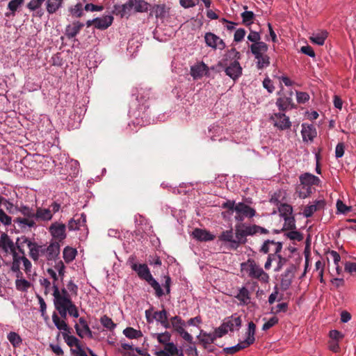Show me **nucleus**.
<instances>
[{
	"mask_svg": "<svg viewBox=\"0 0 356 356\" xmlns=\"http://www.w3.org/2000/svg\"><path fill=\"white\" fill-rule=\"evenodd\" d=\"M63 302H59L58 304H54L55 309L58 311L60 316L54 312L52 314V321L58 330L71 332L72 330L66 323L68 308L67 307L65 300H63Z\"/></svg>",
	"mask_w": 356,
	"mask_h": 356,
	"instance_id": "f257e3e1",
	"label": "nucleus"
},
{
	"mask_svg": "<svg viewBox=\"0 0 356 356\" xmlns=\"http://www.w3.org/2000/svg\"><path fill=\"white\" fill-rule=\"evenodd\" d=\"M241 269L245 270L250 278L257 279L264 283L268 282V275L252 259L242 263Z\"/></svg>",
	"mask_w": 356,
	"mask_h": 356,
	"instance_id": "f03ea898",
	"label": "nucleus"
},
{
	"mask_svg": "<svg viewBox=\"0 0 356 356\" xmlns=\"http://www.w3.org/2000/svg\"><path fill=\"white\" fill-rule=\"evenodd\" d=\"M218 67H221L226 75L236 81L242 74L243 69L237 60L230 62L229 64L225 61H219Z\"/></svg>",
	"mask_w": 356,
	"mask_h": 356,
	"instance_id": "7ed1b4c3",
	"label": "nucleus"
},
{
	"mask_svg": "<svg viewBox=\"0 0 356 356\" xmlns=\"http://www.w3.org/2000/svg\"><path fill=\"white\" fill-rule=\"evenodd\" d=\"M204 42L207 47L213 49L222 50L225 48V42L220 37L211 32H207L204 35Z\"/></svg>",
	"mask_w": 356,
	"mask_h": 356,
	"instance_id": "20e7f679",
	"label": "nucleus"
},
{
	"mask_svg": "<svg viewBox=\"0 0 356 356\" xmlns=\"http://www.w3.org/2000/svg\"><path fill=\"white\" fill-rule=\"evenodd\" d=\"M66 226L63 223L55 222L49 227V232L52 237L58 243L62 242L66 238Z\"/></svg>",
	"mask_w": 356,
	"mask_h": 356,
	"instance_id": "39448f33",
	"label": "nucleus"
},
{
	"mask_svg": "<svg viewBox=\"0 0 356 356\" xmlns=\"http://www.w3.org/2000/svg\"><path fill=\"white\" fill-rule=\"evenodd\" d=\"M296 267L294 264H291L281 275L280 286L283 291L287 290L291 286L293 279L295 277Z\"/></svg>",
	"mask_w": 356,
	"mask_h": 356,
	"instance_id": "423d86ee",
	"label": "nucleus"
},
{
	"mask_svg": "<svg viewBox=\"0 0 356 356\" xmlns=\"http://www.w3.org/2000/svg\"><path fill=\"white\" fill-rule=\"evenodd\" d=\"M270 119L274 122V126L281 130L289 129L291 126L289 118L284 113H275Z\"/></svg>",
	"mask_w": 356,
	"mask_h": 356,
	"instance_id": "0eeeda50",
	"label": "nucleus"
},
{
	"mask_svg": "<svg viewBox=\"0 0 356 356\" xmlns=\"http://www.w3.org/2000/svg\"><path fill=\"white\" fill-rule=\"evenodd\" d=\"M133 2V0H128L127 3L122 5H115L113 13L120 15L121 17H126L128 18L134 11Z\"/></svg>",
	"mask_w": 356,
	"mask_h": 356,
	"instance_id": "6e6552de",
	"label": "nucleus"
},
{
	"mask_svg": "<svg viewBox=\"0 0 356 356\" xmlns=\"http://www.w3.org/2000/svg\"><path fill=\"white\" fill-rule=\"evenodd\" d=\"M71 333L72 332H68L67 331H62V336L67 346L71 348L74 346L76 348V350L73 349L71 350L72 353L79 355L80 350H83L80 344V341L76 337L71 335Z\"/></svg>",
	"mask_w": 356,
	"mask_h": 356,
	"instance_id": "1a4fd4ad",
	"label": "nucleus"
},
{
	"mask_svg": "<svg viewBox=\"0 0 356 356\" xmlns=\"http://www.w3.org/2000/svg\"><path fill=\"white\" fill-rule=\"evenodd\" d=\"M255 331H256V325L252 321H250L248 323V332H246V339L244 341H241L240 343H238V345L241 347V350H243V349L250 346L254 342Z\"/></svg>",
	"mask_w": 356,
	"mask_h": 356,
	"instance_id": "9d476101",
	"label": "nucleus"
},
{
	"mask_svg": "<svg viewBox=\"0 0 356 356\" xmlns=\"http://www.w3.org/2000/svg\"><path fill=\"white\" fill-rule=\"evenodd\" d=\"M53 290V296L54 297V304H58L59 302H63V300L72 302L70 293L66 289L63 288L60 290L58 284L54 283Z\"/></svg>",
	"mask_w": 356,
	"mask_h": 356,
	"instance_id": "9b49d317",
	"label": "nucleus"
},
{
	"mask_svg": "<svg viewBox=\"0 0 356 356\" xmlns=\"http://www.w3.org/2000/svg\"><path fill=\"white\" fill-rule=\"evenodd\" d=\"M282 249V243L275 242L273 240H266L262 245L260 252L264 254H268L270 250H272L275 253H279Z\"/></svg>",
	"mask_w": 356,
	"mask_h": 356,
	"instance_id": "f8f14e48",
	"label": "nucleus"
},
{
	"mask_svg": "<svg viewBox=\"0 0 356 356\" xmlns=\"http://www.w3.org/2000/svg\"><path fill=\"white\" fill-rule=\"evenodd\" d=\"M131 267L133 270L137 273L138 276L142 280L147 281L149 277H152L148 266L145 264H137L133 263Z\"/></svg>",
	"mask_w": 356,
	"mask_h": 356,
	"instance_id": "ddd939ff",
	"label": "nucleus"
},
{
	"mask_svg": "<svg viewBox=\"0 0 356 356\" xmlns=\"http://www.w3.org/2000/svg\"><path fill=\"white\" fill-rule=\"evenodd\" d=\"M300 186H318L321 180L320 179L309 172L302 174L300 177Z\"/></svg>",
	"mask_w": 356,
	"mask_h": 356,
	"instance_id": "4468645a",
	"label": "nucleus"
},
{
	"mask_svg": "<svg viewBox=\"0 0 356 356\" xmlns=\"http://www.w3.org/2000/svg\"><path fill=\"white\" fill-rule=\"evenodd\" d=\"M60 243L57 241L51 242L45 249L47 259L48 261H56L60 254Z\"/></svg>",
	"mask_w": 356,
	"mask_h": 356,
	"instance_id": "2eb2a0df",
	"label": "nucleus"
},
{
	"mask_svg": "<svg viewBox=\"0 0 356 356\" xmlns=\"http://www.w3.org/2000/svg\"><path fill=\"white\" fill-rule=\"evenodd\" d=\"M325 204V201L323 199L316 200L314 204H311L305 207L303 215L306 218H309L312 216L314 212L323 209Z\"/></svg>",
	"mask_w": 356,
	"mask_h": 356,
	"instance_id": "dca6fc26",
	"label": "nucleus"
},
{
	"mask_svg": "<svg viewBox=\"0 0 356 356\" xmlns=\"http://www.w3.org/2000/svg\"><path fill=\"white\" fill-rule=\"evenodd\" d=\"M0 247L5 252H8L9 250L11 253H15V252H16V247L15 243L6 233H3L1 235Z\"/></svg>",
	"mask_w": 356,
	"mask_h": 356,
	"instance_id": "f3484780",
	"label": "nucleus"
},
{
	"mask_svg": "<svg viewBox=\"0 0 356 356\" xmlns=\"http://www.w3.org/2000/svg\"><path fill=\"white\" fill-rule=\"evenodd\" d=\"M86 222V216L81 213L80 216L75 215L68 222V229L70 230H77L81 227L84 226Z\"/></svg>",
	"mask_w": 356,
	"mask_h": 356,
	"instance_id": "a211bd4d",
	"label": "nucleus"
},
{
	"mask_svg": "<svg viewBox=\"0 0 356 356\" xmlns=\"http://www.w3.org/2000/svg\"><path fill=\"white\" fill-rule=\"evenodd\" d=\"M209 71L207 65L203 62L191 67V74L195 79H200L207 74Z\"/></svg>",
	"mask_w": 356,
	"mask_h": 356,
	"instance_id": "6ab92c4d",
	"label": "nucleus"
},
{
	"mask_svg": "<svg viewBox=\"0 0 356 356\" xmlns=\"http://www.w3.org/2000/svg\"><path fill=\"white\" fill-rule=\"evenodd\" d=\"M218 239L220 241L230 243L229 248L232 250H236L238 248V245L234 238V233L232 229L222 232L218 236Z\"/></svg>",
	"mask_w": 356,
	"mask_h": 356,
	"instance_id": "aec40b11",
	"label": "nucleus"
},
{
	"mask_svg": "<svg viewBox=\"0 0 356 356\" xmlns=\"http://www.w3.org/2000/svg\"><path fill=\"white\" fill-rule=\"evenodd\" d=\"M235 211L237 213H241L245 217L248 218H252L256 214V211L253 208L243 202H239L236 204Z\"/></svg>",
	"mask_w": 356,
	"mask_h": 356,
	"instance_id": "412c9836",
	"label": "nucleus"
},
{
	"mask_svg": "<svg viewBox=\"0 0 356 356\" xmlns=\"http://www.w3.org/2000/svg\"><path fill=\"white\" fill-rule=\"evenodd\" d=\"M292 94L293 92H290V97H280L277 99L276 105L279 108V110L281 111H284L289 108H293L294 104L292 99Z\"/></svg>",
	"mask_w": 356,
	"mask_h": 356,
	"instance_id": "4be33fe9",
	"label": "nucleus"
},
{
	"mask_svg": "<svg viewBox=\"0 0 356 356\" xmlns=\"http://www.w3.org/2000/svg\"><path fill=\"white\" fill-rule=\"evenodd\" d=\"M193 236L195 238L200 241H209L214 239L215 236L209 232L196 228L193 232Z\"/></svg>",
	"mask_w": 356,
	"mask_h": 356,
	"instance_id": "5701e85b",
	"label": "nucleus"
},
{
	"mask_svg": "<svg viewBox=\"0 0 356 356\" xmlns=\"http://www.w3.org/2000/svg\"><path fill=\"white\" fill-rule=\"evenodd\" d=\"M53 218V213L49 209L37 207L35 210V219L41 221H49Z\"/></svg>",
	"mask_w": 356,
	"mask_h": 356,
	"instance_id": "b1692460",
	"label": "nucleus"
},
{
	"mask_svg": "<svg viewBox=\"0 0 356 356\" xmlns=\"http://www.w3.org/2000/svg\"><path fill=\"white\" fill-rule=\"evenodd\" d=\"M250 48L252 54L254 56V58L259 55L266 54L268 49V45L264 42L252 43L250 46Z\"/></svg>",
	"mask_w": 356,
	"mask_h": 356,
	"instance_id": "393cba45",
	"label": "nucleus"
},
{
	"mask_svg": "<svg viewBox=\"0 0 356 356\" xmlns=\"http://www.w3.org/2000/svg\"><path fill=\"white\" fill-rule=\"evenodd\" d=\"M235 234V241L237 243L238 248L241 244H245L246 243L247 234H245V229L244 227H243V224L236 225Z\"/></svg>",
	"mask_w": 356,
	"mask_h": 356,
	"instance_id": "a878e982",
	"label": "nucleus"
},
{
	"mask_svg": "<svg viewBox=\"0 0 356 356\" xmlns=\"http://www.w3.org/2000/svg\"><path fill=\"white\" fill-rule=\"evenodd\" d=\"M95 28L104 30L110 26L113 21V17L111 15H106L103 17H97L95 19Z\"/></svg>",
	"mask_w": 356,
	"mask_h": 356,
	"instance_id": "bb28decb",
	"label": "nucleus"
},
{
	"mask_svg": "<svg viewBox=\"0 0 356 356\" xmlns=\"http://www.w3.org/2000/svg\"><path fill=\"white\" fill-rule=\"evenodd\" d=\"M84 24L79 22H74L72 25H68L66 28V35L68 38H74L83 27Z\"/></svg>",
	"mask_w": 356,
	"mask_h": 356,
	"instance_id": "cd10ccee",
	"label": "nucleus"
},
{
	"mask_svg": "<svg viewBox=\"0 0 356 356\" xmlns=\"http://www.w3.org/2000/svg\"><path fill=\"white\" fill-rule=\"evenodd\" d=\"M301 131L302 139L304 141H312L316 135V132L313 126H305L302 124Z\"/></svg>",
	"mask_w": 356,
	"mask_h": 356,
	"instance_id": "c85d7f7f",
	"label": "nucleus"
},
{
	"mask_svg": "<svg viewBox=\"0 0 356 356\" xmlns=\"http://www.w3.org/2000/svg\"><path fill=\"white\" fill-rule=\"evenodd\" d=\"M235 298L239 300L240 305H247L250 302V294L248 289L245 287L240 289Z\"/></svg>",
	"mask_w": 356,
	"mask_h": 356,
	"instance_id": "c756f323",
	"label": "nucleus"
},
{
	"mask_svg": "<svg viewBox=\"0 0 356 356\" xmlns=\"http://www.w3.org/2000/svg\"><path fill=\"white\" fill-rule=\"evenodd\" d=\"M327 35L328 33L326 31L323 30L318 33H313L309 39L312 42L318 45H323L325 42V39L327 38Z\"/></svg>",
	"mask_w": 356,
	"mask_h": 356,
	"instance_id": "7c9ffc66",
	"label": "nucleus"
},
{
	"mask_svg": "<svg viewBox=\"0 0 356 356\" xmlns=\"http://www.w3.org/2000/svg\"><path fill=\"white\" fill-rule=\"evenodd\" d=\"M170 322L172 328L175 331H176L178 334L184 330V327L186 326V323L183 321L179 316H175L170 318Z\"/></svg>",
	"mask_w": 356,
	"mask_h": 356,
	"instance_id": "2f4dec72",
	"label": "nucleus"
},
{
	"mask_svg": "<svg viewBox=\"0 0 356 356\" xmlns=\"http://www.w3.org/2000/svg\"><path fill=\"white\" fill-rule=\"evenodd\" d=\"M225 323L227 327H228L230 331H233L235 328L238 329L241 327V319L240 316H232Z\"/></svg>",
	"mask_w": 356,
	"mask_h": 356,
	"instance_id": "473e14b6",
	"label": "nucleus"
},
{
	"mask_svg": "<svg viewBox=\"0 0 356 356\" xmlns=\"http://www.w3.org/2000/svg\"><path fill=\"white\" fill-rule=\"evenodd\" d=\"M14 222L17 224L21 228H26V227H33L35 226V222L34 220L26 217L17 218L14 220Z\"/></svg>",
	"mask_w": 356,
	"mask_h": 356,
	"instance_id": "72a5a7b5",
	"label": "nucleus"
},
{
	"mask_svg": "<svg viewBox=\"0 0 356 356\" xmlns=\"http://www.w3.org/2000/svg\"><path fill=\"white\" fill-rule=\"evenodd\" d=\"M26 245L29 247H31L32 245V241H30L26 236H22L21 237H18L16 241L15 247L18 250V251L24 254V246Z\"/></svg>",
	"mask_w": 356,
	"mask_h": 356,
	"instance_id": "f704fd0d",
	"label": "nucleus"
},
{
	"mask_svg": "<svg viewBox=\"0 0 356 356\" xmlns=\"http://www.w3.org/2000/svg\"><path fill=\"white\" fill-rule=\"evenodd\" d=\"M76 253V249L67 246L63 250V257L66 263H70L74 259Z\"/></svg>",
	"mask_w": 356,
	"mask_h": 356,
	"instance_id": "c9c22d12",
	"label": "nucleus"
},
{
	"mask_svg": "<svg viewBox=\"0 0 356 356\" xmlns=\"http://www.w3.org/2000/svg\"><path fill=\"white\" fill-rule=\"evenodd\" d=\"M24 2V0H11L8 4V8L11 11V13H6L5 15L6 17L15 16V12L23 5Z\"/></svg>",
	"mask_w": 356,
	"mask_h": 356,
	"instance_id": "e433bc0d",
	"label": "nucleus"
},
{
	"mask_svg": "<svg viewBox=\"0 0 356 356\" xmlns=\"http://www.w3.org/2000/svg\"><path fill=\"white\" fill-rule=\"evenodd\" d=\"M229 328L227 327L225 323L224 322L219 327L215 330L213 336L209 335V340L211 343H213L217 337H222L223 335L227 333Z\"/></svg>",
	"mask_w": 356,
	"mask_h": 356,
	"instance_id": "4c0bfd02",
	"label": "nucleus"
},
{
	"mask_svg": "<svg viewBox=\"0 0 356 356\" xmlns=\"http://www.w3.org/2000/svg\"><path fill=\"white\" fill-rule=\"evenodd\" d=\"M255 59L257 60V67L259 70H261L270 65V58L266 53L255 57Z\"/></svg>",
	"mask_w": 356,
	"mask_h": 356,
	"instance_id": "58836bf2",
	"label": "nucleus"
},
{
	"mask_svg": "<svg viewBox=\"0 0 356 356\" xmlns=\"http://www.w3.org/2000/svg\"><path fill=\"white\" fill-rule=\"evenodd\" d=\"M63 0H47V10L50 14L56 13L61 6Z\"/></svg>",
	"mask_w": 356,
	"mask_h": 356,
	"instance_id": "ea45409f",
	"label": "nucleus"
},
{
	"mask_svg": "<svg viewBox=\"0 0 356 356\" xmlns=\"http://www.w3.org/2000/svg\"><path fill=\"white\" fill-rule=\"evenodd\" d=\"M134 11L138 13L146 12L148 10L149 3L143 0H133Z\"/></svg>",
	"mask_w": 356,
	"mask_h": 356,
	"instance_id": "a19ab883",
	"label": "nucleus"
},
{
	"mask_svg": "<svg viewBox=\"0 0 356 356\" xmlns=\"http://www.w3.org/2000/svg\"><path fill=\"white\" fill-rule=\"evenodd\" d=\"M146 282L154 289L156 297L161 298L164 295V292L159 283L153 277V276L149 277V279Z\"/></svg>",
	"mask_w": 356,
	"mask_h": 356,
	"instance_id": "79ce46f5",
	"label": "nucleus"
},
{
	"mask_svg": "<svg viewBox=\"0 0 356 356\" xmlns=\"http://www.w3.org/2000/svg\"><path fill=\"white\" fill-rule=\"evenodd\" d=\"M74 328L76 330V334L81 337L83 338L86 335H87L89 338H92V332L90 329L88 325L81 328L78 323H76L74 325Z\"/></svg>",
	"mask_w": 356,
	"mask_h": 356,
	"instance_id": "37998d69",
	"label": "nucleus"
},
{
	"mask_svg": "<svg viewBox=\"0 0 356 356\" xmlns=\"http://www.w3.org/2000/svg\"><path fill=\"white\" fill-rule=\"evenodd\" d=\"M240 58V52L236 51L235 48H232L227 51V54H225V58L222 59L221 61H225V63H227L228 60H231V62L234 60L238 61Z\"/></svg>",
	"mask_w": 356,
	"mask_h": 356,
	"instance_id": "c03bdc74",
	"label": "nucleus"
},
{
	"mask_svg": "<svg viewBox=\"0 0 356 356\" xmlns=\"http://www.w3.org/2000/svg\"><path fill=\"white\" fill-rule=\"evenodd\" d=\"M296 193L300 198L305 199L309 197L312 191L311 187L300 185L296 188Z\"/></svg>",
	"mask_w": 356,
	"mask_h": 356,
	"instance_id": "a18cd8bd",
	"label": "nucleus"
},
{
	"mask_svg": "<svg viewBox=\"0 0 356 356\" xmlns=\"http://www.w3.org/2000/svg\"><path fill=\"white\" fill-rule=\"evenodd\" d=\"M123 334L129 339H138L143 336L140 330H136L131 327L124 329Z\"/></svg>",
	"mask_w": 356,
	"mask_h": 356,
	"instance_id": "49530a36",
	"label": "nucleus"
},
{
	"mask_svg": "<svg viewBox=\"0 0 356 356\" xmlns=\"http://www.w3.org/2000/svg\"><path fill=\"white\" fill-rule=\"evenodd\" d=\"M8 339L15 348L19 347L22 343L20 336L15 332H10L8 334Z\"/></svg>",
	"mask_w": 356,
	"mask_h": 356,
	"instance_id": "de8ad7c7",
	"label": "nucleus"
},
{
	"mask_svg": "<svg viewBox=\"0 0 356 356\" xmlns=\"http://www.w3.org/2000/svg\"><path fill=\"white\" fill-rule=\"evenodd\" d=\"M18 211L24 216L29 218H35V211L26 206H22Z\"/></svg>",
	"mask_w": 356,
	"mask_h": 356,
	"instance_id": "09e8293b",
	"label": "nucleus"
},
{
	"mask_svg": "<svg viewBox=\"0 0 356 356\" xmlns=\"http://www.w3.org/2000/svg\"><path fill=\"white\" fill-rule=\"evenodd\" d=\"M243 24L249 26L253 23L254 14L252 11H245L241 13Z\"/></svg>",
	"mask_w": 356,
	"mask_h": 356,
	"instance_id": "8fccbe9b",
	"label": "nucleus"
},
{
	"mask_svg": "<svg viewBox=\"0 0 356 356\" xmlns=\"http://www.w3.org/2000/svg\"><path fill=\"white\" fill-rule=\"evenodd\" d=\"M29 255L31 257V259L34 261H38L40 257V247L39 245L37 244L35 242H32V245L31 247H29Z\"/></svg>",
	"mask_w": 356,
	"mask_h": 356,
	"instance_id": "3c124183",
	"label": "nucleus"
},
{
	"mask_svg": "<svg viewBox=\"0 0 356 356\" xmlns=\"http://www.w3.org/2000/svg\"><path fill=\"white\" fill-rule=\"evenodd\" d=\"M100 322L104 327L108 329L109 330H113L116 327V324L114 323L113 320L106 315L103 316L100 318Z\"/></svg>",
	"mask_w": 356,
	"mask_h": 356,
	"instance_id": "603ef678",
	"label": "nucleus"
},
{
	"mask_svg": "<svg viewBox=\"0 0 356 356\" xmlns=\"http://www.w3.org/2000/svg\"><path fill=\"white\" fill-rule=\"evenodd\" d=\"M13 257V261L11 266V270L13 272L18 273L19 274L22 275V273L20 272V261H22L19 256H18L17 253L15 252V253H12Z\"/></svg>",
	"mask_w": 356,
	"mask_h": 356,
	"instance_id": "864d4df0",
	"label": "nucleus"
},
{
	"mask_svg": "<svg viewBox=\"0 0 356 356\" xmlns=\"http://www.w3.org/2000/svg\"><path fill=\"white\" fill-rule=\"evenodd\" d=\"M67 305V307L68 308V314L74 318H78L79 316V310L77 307L73 302H69L68 300H65Z\"/></svg>",
	"mask_w": 356,
	"mask_h": 356,
	"instance_id": "5fc2aeb1",
	"label": "nucleus"
},
{
	"mask_svg": "<svg viewBox=\"0 0 356 356\" xmlns=\"http://www.w3.org/2000/svg\"><path fill=\"white\" fill-rule=\"evenodd\" d=\"M279 211L284 218H286V216H291L293 208L288 204H282L279 207Z\"/></svg>",
	"mask_w": 356,
	"mask_h": 356,
	"instance_id": "6e6d98bb",
	"label": "nucleus"
},
{
	"mask_svg": "<svg viewBox=\"0 0 356 356\" xmlns=\"http://www.w3.org/2000/svg\"><path fill=\"white\" fill-rule=\"evenodd\" d=\"M296 229L295 219L291 216H286L284 218V224L282 230L289 229L293 230Z\"/></svg>",
	"mask_w": 356,
	"mask_h": 356,
	"instance_id": "4d7b16f0",
	"label": "nucleus"
},
{
	"mask_svg": "<svg viewBox=\"0 0 356 356\" xmlns=\"http://www.w3.org/2000/svg\"><path fill=\"white\" fill-rule=\"evenodd\" d=\"M285 235L287 238L293 241H301L303 239V235L298 231L291 230Z\"/></svg>",
	"mask_w": 356,
	"mask_h": 356,
	"instance_id": "13d9d810",
	"label": "nucleus"
},
{
	"mask_svg": "<svg viewBox=\"0 0 356 356\" xmlns=\"http://www.w3.org/2000/svg\"><path fill=\"white\" fill-rule=\"evenodd\" d=\"M153 12L156 18H162L165 13V8L164 5H156L153 8Z\"/></svg>",
	"mask_w": 356,
	"mask_h": 356,
	"instance_id": "bf43d9fd",
	"label": "nucleus"
},
{
	"mask_svg": "<svg viewBox=\"0 0 356 356\" xmlns=\"http://www.w3.org/2000/svg\"><path fill=\"white\" fill-rule=\"evenodd\" d=\"M288 309V304L286 302H282L277 305L275 307H272L271 313L278 314L280 312H286Z\"/></svg>",
	"mask_w": 356,
	"mask_h": 356,
	"instance_id": "052dcab7",
	"label": "nucleus"
},
{
	"mask_svg": "<svg viewBox=\"0 0 356 356\" xmlns=\"http://www.w3.org/2000/svg\"><path fill=\"white\" fill-rule=\"evenodd\" d=\"M0 222L4 225H10L12 222L11 217L8 216L2 209H0Z\"/></svg>",
	"mask_w": 356,
	"mask_h": 356,
	"instance_id": "680f3d73",
	"label": "nucleus"
},
{
	"mask_svg": "<svg viewBox=\"0 0 356 356\" xmlns=\"http://www.w3.org/2000/svg\"><path fill=\"white\" fill-rule=\"evenodd\" d=\"M279 321V319L276 316L270 318L267 322H266L262 326V330L266 331L271 328L273 326L276 325Z\"/></svg>",
	"mask_w": 356,
	"mask_h": 356,
	"instance_id": "e2e57ef3",
	"label": "nucleus"
},
{
	"mask_svg": "<svg viewBox=\"0 0 356 356\" xmlns=\"http://www.w3.org/2000/svg\"><path fill=\"white\" fill-rule=\"evenodd\" d=\"M154 318L159 322L161 323L163 321L168 319V312L165 309L156 312L154 314Z\"/></svg>",
	"mask_w": 356,
	"mask_h": 356,
	"instance_id": "0e129e2a",
	"label": "nucleus"
},
{
	"mask_svg": "<svg viewBox=\"0 0 356 356\" xmlns=\"http://www.w3.org/2000/svg\"><path fill=\"white\" fill-rule=\"evenodd\" d=\"M170 337L171 334L168 332H165L163 333L159 334L157 339L159 343L166 344L170 340Z\"/></svg>",
	"mask_w": 356,
	"mask_h": 356,
	"instance_id": "69168bd1",
	"label": "nucleus"
},
{
	"mask_svg": "<svg viewBox=\"0 0 356 356\" xmlns=\"http://www.w3.org/2000/svg\"><path fill=\"white\" fill-rule=\"evenodd\" d=\"M30 286V283L26 280H17L16 287L18 290L25 291Z\"/></svg>",
	"mask_w": 356,
	"mask_h": 356,
	"instance_id": "338daca9",
	"label": "nucleus"
},
{
	"mask_svg": "<svg viewBox=\"0 0 356 356\" xmlns=\"http://www.w3.org/2000/svg\"><path fill=\"white\" fill-rule=\"evenodd\" d=\"M165 350L167 351L168 354H170L172 356L178 354V349L173 343H166L165 346Z\"/></svg>",
	"mask_w": 356,
	"mask_h": 356,
	"instance_id": "774afa93",
	"label": "nucleus"
}]
</instances>
